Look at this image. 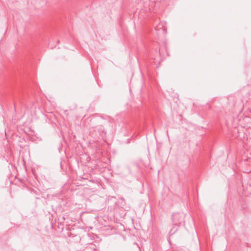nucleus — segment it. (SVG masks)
I'll list each match as a JSON object with an SVG mask.
<instances>
[{
    "label": "nucleus",
    "mask_w": 251,
    "mask_h": 251,
    "mask_svg": "<svg viewBox=\"0 0 251 251\" xmlns=\"http://www.w3.org/2000/svg\"><path fill=\"white\" fill-rule=\"evenodd\" d=\"M177 215H174L173 216V218H175V217H177Z\"/></svg>",
    "instance_id": "nucleus-1"
}]
</instances>
